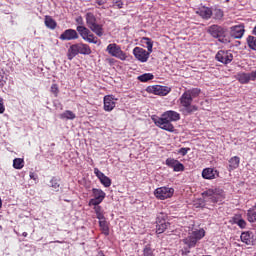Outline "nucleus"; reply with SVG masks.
<instances>
[{
    "instance_id": "3c124183",
    "label": "nucleus",
    "mask_w": 256,
    "mask_h": 256,
    "mask_svg": "<svg viewBox=\"0 0 256 256\" xmlns=\"http://www.w3.org/2000/svg\"><path fill=\"white\" fill-rule=\"evenodd\" d=\"M97 5H105L107 3V0H96Z\"/></svg>"
},
{
    "instance_id": "bf43d9fd",
    "label": "nucleus",
    "mask_w": 256,
    "mask_h": 256,
    "mask_svg": "<svg viewBox=\"0 0 256 256\" xmlns=\"http://www.w3.org/2000/svg\"><path fill=\"white\" fill-rule=\"evenodd\" d=\"M2 229H3V226L0 225V230H2Z\"/></svg>"
},
{
    "instance_id": "b1692460",
    "label": "nucleus",
    "mask_w": 256,
    "mask_h": 256,
    "mask_svg": "<svg viewBox=\"0 0 256 256\" xmlns=\"http://www.w3.org/2000/svg\"><path fill=\"white\" fill-rule=\"evenodd\" d=\"M233 223H235V225H238L240 229H245V227H247V222L239 216H235L233 218Z\"/></svg>"
},
{
    "instance_id": "f8f14e48",
    "label": "nucleus",
    "mask_w": 256,
    "mask_h": 256,
    "mask_svg": "<svg viewBox=\"0 0 256 256\" xmlns=\"http://www.w3.org/2000/svg\"><path fill=\"white\" fill-rule=\"evenodd\" d=\"M208 33L211 34V36L214 37L215 39H219V41H223L221 40V38L225 37L227 32L223 27L219 25H212L208 28Z\"/></svg>"
},
{
    "instance_id": "6e6552de",
    "label": "nucleus",
    "mask_w": 256,
    "mask_h": 256,
    "mask_svg": "<svg viewBox=\"0 0 256 256\" xmlns=\"http://www.w3.org/2000/svg\"><path fill=\"white\" fill-rule=\"evenodd\" d=\"M173 193H175V190L169 187H160L154 191L156 199H160L161 201L170 199V197H173Z\"/></svg>"
},
{
    "instance_id": "37998d69",
    "label": "nucleus",
    "mask_w": 256,
    "mask_h": 256,
    "mask_svg": "<svg viewBox=\"0 0 256 256\" xmlns=\"http://www.w3.org/2000/svg\"><path fill=\"white\" fill-rule=\"evenodd\" d=\"M94 173H95L96 177H98L99 181L101 180V178H103L105 176V174L103 172H101L100 170H98V168L94 169Z\"/></svg>"
},
{
    "instance_id": "7ed1b4c3",
    "label": "nucleus",
    "mask_w": 256,
    "mask_h": 256,
    "mask_svg": "<svg viewBox=\"0 0 256 256\" xmlns=\"http://www.w3.org/2000/svg\"><path fill=\"white\" fill-rule=\"evenodd\" d=\"M91 55V47L87 44L77 43L69 47L67 57L69 61L75 59L77 55Z\"/></svg>"
},
{
    "instance_id": "4c0bfd02",
    "label": "nucleus",
    "mask_w": 256,
    "mask_h": 256,
    "mask_svg": "<svg viewBox=\"0 0 256 256\" xmlns=\"http://www.w3.org/2000/svg\"><path fill=\"white\" fill-rule=\"evenodd\" d=\"M185 170V166H183V164H181V162H176V165L174 166V170L173 171H176V172H179V171H184Z\"/></svg>"
},
{
    "instance_id": "6ab92c4d",
    "label": "nucleus",
    "mask_w": 256,
    "mask_h": 256,
    "mask_svg": "<svg viewBox=\"0 0 256 256\" xmlns=\"http://www.w3.org/2000/svg\"><path fill=\"white\" fill-rule=\"evenodd\" d=\"M167 227H169V222H156V233L158 235H161V233H165Z\"/></svg>"
},
{
    "instance_id": "c85d7f7f",
    "label": "nucleus",
    "mask_w": 256,
    "mask_h": 256,
    "mask_svg": "<svg viewBox=\"0 0 256 256\" xmlns=\"http://www.w3.org/2000/svg\"><path fill=\"white\" fill-rule=\"evenodd\" d=\"M186 92L190 95L192 100L195 99L196 97H199V95H201V89L199 88H192L187 90Z\"/></svg>"
},
{
    "instance_id": "2eb2a0df",
    "label": "nucleus",
    "mask_w": 256,
    "mask_h": 256,
    "mask_svg": "<svg viewBox=\"0 0 256 256\" xmlns=\"http://www.w3.org/2000/svg\"><path fill=\"white\" fill-rule=\"evenodd\" d=\"M230 35L234 39H241L243 35H245V27H243V25L231 27Z\"/></svg>"
},
{
    "instance_id": "864d4df0",
    "label": "nucleus",
    "mask_w": 256,
    "mask_h": 256,
    "mask_svg": "<svg viewBox=\"0 0 256 256\" xmlns=\"http://www.w3.org/2000/svg\"><path fill=\"white\" fill-rule=\"evenodd\" d=\"M76 23H78L80 26H83V18L82 17H78L76 19Z\"/></svg>"
},
{
    "instance_id": "a18cd8bd",
    "label": "nucleus",
    "mask_w": 256,
    "mask_h": 256,
    "mask_svg": "<svg viewBox=\"0 0 256 256\" xmlns=\"http://www.w3.org/2000/svg\"><path fill=\"white\" fill-rule=\"evenodd\" d=\"M115 7L118 9H123V2L121 0H117L114 2Z\"/></svg>"
},
{
    "instance_id": "72a5a7b5",
    "label": "nucleus",
    "mask_w": 256,
    "mask_h": 256,
    "mask_svg": "<svg viewBox=\"0 0 256 256\" xmlns=\"http://www.w3.org/2000/svg\"><path fill=\"white\" fill-rule=\"evenodd\" d=\"M156 223H167V214L166 213H159L156 219Z\"/></svg>"
},
{
    "instance_id": "f03ea898",
    "label": "nucleus",
    "mask_w": 256,
    "mask_h": 256,
    "mask_svg": "<svg viewBox=\"0 0 256 256\" xmlns=\"http://www.w3.org/2000/svg\"><path fill=\"white\" fill-rule=\"evenodd\" d=\"M203 237H205V230L200 229L193 231L188 235V237L184 238L182 242L186 247L182 249V255H189V253H191L190 249L195 247V245H197V241H200Z\"/></svg>"
},
{
    "instance_id": "aec40b11",
    "label": "nucleus",
    "mask_w": 256,
    "mask_h": 256,
    "mask_svg": "<svg viewBox=\"0 0 256 256\" xmlns=\"http://www.w3.org/2000/svg\"><path fill=\"white\" fill-rule=\"evenodd\" d=\"M76 31L79 33L80 37H82V39L84 40L87 39V36L89 35V33H91V30H89L85 26H77Z\"/></svg>"
},
{
    "instance_id": "1a4fd4ad",
    "label": "nucleus",
    "mask_w": 256,
    "mask_h": 256,
    "mask_svg": "<svg viewBox=\"0 0 256 256\" xmlns=\"http://www.w3.org/2000/svg\"><path fill=\"white\" fill-rule=\"evenodd\" d=\"M146 91L147 93H153L154 95L165 97V95H169V93H171V88L167 86L155 85L147 87Z\"/></svg>"
},
{
    "instance_id": "39448f33",
    "label": "nucleus",
    "mask_w": 256,
    "mask_h": 256,
    "mask_svg": "<svg viewBox=\"0 0 256 256\" xmlns=\"http://www.w3.org/2000/svg\"><path fill=\"white\" fill-rule=\"evenodd\" d=\"M86 24L88 25L89 29L95 33L98 37H103V27L97 24V18L93 13L86 14Z\"/></svg>"
},
{
    "instance_id": "a878e982",
    "label": "nucleus",
    "mask_w": 256,
    "mask_h": 256,
    "mask_svg": "<svg viewBox=\"0 0 256 256\" xmlns=\"http://www.w3.org/2000/svg\"><path fill=\"white\" fill-rule=\"evenodd\" d=\"M237 79L239 81V83L245 84L248 83L249 81H251L249 73H239L237 75Z\"/></svg>"
},
{
    "instance_id": "79ce46f5",
    "label": "nucleus",
    "mask_w": 256,
    "mask_h": 256,
    "mask_svg": "<svg viewBox=\"0 0 256 256\" xmlns=\"http://www.w3.org/2000/svg\"><path fill=\"white\" fill-rule=\"evenodd\" d=\"M51 93H53L55 97H57V94L59 93V87L57 86V84H53L51 86Z\"/></svg>"
},
{
    "instance_id": "09e8293b",
    "label": "nucleus",
    "mask_w": 256,
    "mask_h": 256,
    "mask_svg": "<svg viewBox=\"0 0 256 256\" xmlns=\"http://www.w3.org/2000/svg\"><path fill=\"white\" fill-rule=\"evenodd\" d=\"M0 113H5V106L3 105V98H0Z\"/></svg>"
},
{
    "instance_id": "603ef678",
    "label": "nucleus",
    "mask_w": 256,
    "mask_h": 256,
    "mask_svg": "<svg viewBox=\"0 0 256 256\" xmlns=\"http://www.w3.org/2000/svg\"><path fill=\"white\" fill-rule=\"evenodd\" d=\"M94 211H95L96 215H98L99 213H102L101 212V206H95Z\"/></svg>"
},
{
    "instance_id": "13d9d810",
    "label": "nucleus",
    "mask_w": 256,
    "mask_h": 256,
    "mask_svg": "<svg viewBox=\"0 0 256 256\" xmlns=\"http://www.w3.org/2000/svg\"><path fill=\"white\" fill-rule=\"evenodd\" d=\"M2 205H3V203L1 202V198H0V208H1Z\"/></svg>"
},
{
    "instance_id": "f257e3e1",
    "label": "nucleus",
    "mask_w": 256,
    "mask_h": 256,
    "mask_svg": "<svg viewBox=\"0 0 256 256\" xmlns=\"http://www.w3.org/2000/svg\"><path fill=\"white\" fill-rule=\"evenodd\" d=\"M181 119V116L176 111L170 110L165 112L161 118L156 121V125L160 127V129H163L164 131H169L170 133H173L175 131V127L173 124H171V121H179Z\"/></svg>"
},
{
    "instance_id": "ddd939ff",
    "label": "nucleus",
    "mask_w": 256,
    "mask_h": 256,
    "mask_svg": "<svg viewBox=\"0 0 256 256\" xmlns=\"http://www.w3.org/2000/svg\"><path fill=\"white\" fill-rule=\"evenodd\" d=\"M59 39L61 41H75V39H79V34L77 30L67 29L60 35Z\"/></svg>"
},
{
    "instance_id": "423d86ee",
    "label": "nucleus",
    "mask_w": 256,
    "mask_h": 256,
    "mask_svg": "<svg viewBox=\"0 0 256 256\" xmlns=\"http://www.w3.org/2000/svg\"><path fill=\"white\" fill-rule=\"evenodd\" d=\"M193 103V99L190 95L185 91L182 96L180 97V104L182 107H185L186 113L191 115V113H195L199 108L195 105H191Z\"/></svg>"
},
{
    "instance_id": "5fc2aeb1",
    "label": "nucleus",
    "mask_w": 256,
    "mask_h": 256,
    "mask_svg": "<svg viewBox=\"0 0 256 256\" xmlns=\"http://www.w3.org/2000/svg\"><path fill=\"white\" fill-rule=\"evenodd\" d=\"M30 179H33L34 181H37V175L33 172H30Z\"/></svg>"
},
{
    "instance_id": "49530a36",
    "label": "nucleus",
    "mask_w": 256,
    "mask_h": 256,
    "mask_svg": "<svg viewBox=\"0 0 256 256\" xmlns=\"http://www.w3.org/2000/svg\"><path fill=\"white\" fill-rule=\"evenodd\" d=\"M250 77V81H255L256 80V70L248 73Z\"/></svg>"
},
{
    "instance_id": "ea45409f",
    "label": "nucleus",
    "mask_w": 256,
    "mask_h": 256,
    "mask_svg": "<svg viewBox=\"0 0 256 256\" xmlns=\"http://www.w3.org/2000/svg\"><path fill=\"white\" fill-rule=\"evenodd\" d=\"M214 19H223V12L220 9L214 10Z\"/></svg>"
},
{
    "instance_id": "393cba45",
    "label": "nucleus",
    "mask_w": 256,
    "mask_h": 256,
    "mask_svg": "<svg viewBox=\"0 0 256 256\" xmlns=\"http://www.w3.org/2000/svg\"><path fill=\"white\" fill-rule=\"evenodd\" d=\"M45 25L48 29H55L57 27V22H55L51 16H46Z\"/></svg>"
},
{
    "instance_id": "f704fd0d",
    "label": "nucleus",
    "mask_w": 256,
    "mask_h": 256,
    "mask_svg": "<svg viewBox=\"0 0 256 256\" xmlns=\"http://www.w3.org/2000/svg\"><path fill=\"white\" fill-rule=\"evenodd\" d=\"M84 41H87V43H93L94 45H97V39L95 38V35L93 33H88L87 38H84Z\"/></svg>"
},
{
    "instance_id": "dca6fc26",
    "label": "nucleus",
    "mask_w": 256,
    "mask_h": 256,
    "mask_svg": "<svg viewBox=\"0 0 256 256\" xmlns=\"http://www.w3.org/2000/svg\"><path fill=\"white\" fill-rule=\"evenodd\" d=\"M115 109V98L111 95L104 97V110L113 111Z\"/></svg>"
},
{
    "instance_id": "bb28decb",
    "label": "nucleus",
    "mask_w": 256,
    "mask_h": 256,
    "mask_svg": "<svg viewBox=\"0 0 256 256\" xmlns=\"http://www.w3.org/2000/svg\"><path fill=\"white\" fill-rule=\"evenodd\" d=\"M14 169H23L25 167V160L23 158H15L13 160Z\"/></svg>"
},
{
    "instance_id": "5701e85b",
    "label": "nucleus",
    "mask_w": 256,
    "mask_h": 256,
    "mask_svg": "<svg viewBox=\"0 0 256 256\" xmlns=\"http://www.w3.org/2000/svg\"><path fill=\"white\" fill-rule=\"evenodd\" d=\"M248 221L250 223H255L256 221V206L250 208L247 213Z\"/></svg>"
},
{
    "instance_id": "c9c22d12",
    "label": "nucleus",
    "mask_w": 256,
    "mask_h": 256,
    "mask_svg": "<svg viewBox=\"0 0 256 256\" xmlns=\"http://www.w3.org/2000/svg\"><path fill=\"white\" fill-rule=\"evenodd\" d=\"M100 182L102 185H104V187H111V178L107 177L106 175L100 178Z\"/></svg>"
},
{
    "instance_id": "e433bc0d",
    "label": "nucleus",
    "mask_w": 256,
    "mask_h": 256,
    "mask_svg": "<svg viewBox=\"0 0 256 256\" xmlns=\"http://www.w3.org/2000/svg\"><path fill=\"white\" fill-rule=\"evenodd\" d=\"M178 160H175L173 158L166 159V165L170 167L171 169H175V165H177Z\"/></svg>"
},
{
    "instance_id": "9d476101",
    "label": "nucleus",
    "mask_w": 256,
    "mask_h": 256,
    "mask_svg": "<svg viewBox=\"0 0 256 256\" xmlns=\"http://www.w3.org/2000/svg\"><path fill=\"white\" fill-rule=\"evenodd\" d=\"M133 55L138 61H140V63H147V61H149V56L151 55V52L141 47H135L133 49Z\"/></svg>"
},
{
    "instance_id": "c756f323",
    "label": "nucleus",
    "mask_w": 256,
    "mask_h": 256,
    "mask_svg": "<svg viewBox=\"0 0 256 256\" xmlns=\"http://www.w3.org/2000/svg\"><path fill=\"white\" fill-rule=\"evenodd\" d=\"M93 195L94 199H99L100 201H103L105 199V192L100 189H93Z\"/></svg>"
},
{
    "instance_id": "a211bd4d",
    "label": "nucleus",
    "mask_w": 256,
    "mask_h": 256,
    "mask_svg": "<svg viewBox=\"0 0 256 256\" xmlns=\"http://www.w3.org/2000/svg\"><path fill=\"white\" fill-rule=\"evenodd\" d=\"M197 13L202 19H211V15H213V11L207 7L198 10Z\"/></svg>"
},
{
    "instance_id": "6e6d98bb",
    "label": "nucleus",
    "mask_w": 256,
    "mask_h": 256,
    "mask_svg": "<svg viewBox=\"0 0 256 256\" xmlns=\"http://www.w3.org/2000/svg\"><path fill=\"white\" fill-rule=\"evenodd\" d=\"M1 83H3V75L0 74V85H3Z\"/></svg>"
},
{
    "instance_id": "4be33fe9",
    "label": "nucleus",
    "mask_w": 256,
    "mask_h": 256,
    "mask_svg": "<svg viewBox=\"0 0 256 256\" xmlns=\"http://www.w3.org/2000/svg\"><path fill=\"white\" fill-rule=\"evenodd\" d=\"M240 159L239 157L237 156H234L232 157L230 160H229V169L231 171H233V169H237V167H239V163H240Z\"/></svg>"
},
{
    "instance_id": "f3484780",
    "label": "nucleus",
    "mask_w": 256,
    "mask_h": 256,
    "mask_svg": "<svg viewBox=\"0 0 256 256\" xmlns=\"http://www.w3.org/2000/svg\"><path fill=\"white\" fill-rule=\"evenodd\" d=\"M218 175L217 170L213 168H206L202 171L203 179H215V177Z\"/></svg>"
},
{
    "instance_id": "7c9ffc66",
    "label": "nucleus",
    "mask_w": 256,
    "mask_h": 256,
    "mask_svg": "<svg viewBox=\"0 0 256 256\" xmlns=\"http://www.w3.org/2000/svg\"><path fill=\"white\" fill-rule=\"evenodd\" d=\"M247 43H248V47H250V49H253L254 51H256V37L255 36H248Z\"/></svg>"
},
{
    "instance_id": "2f4dec72",
    "label": "nucleus",
    "mask_w": 256,
    "mask_h": 256,
    "mask_svg": "<svg viewBox=\"0 0 256 256\" xmlns=\"http://www.w3.org/2000/svg\"><path fill=\"white\" fill-rule=\"evenodd\" d=\"M99 225L104 235H109V226L107 225V220L99 221Z\"/></svg>"
},
{
    "instance_id": "c03bdc74",
    "label": "nucleus",
    "mask_w": 256,
    "mask_h": 256,
    "mask_svg": "<svg viewBox=\"0 0 256 256\" xmlns=\"http://www.w3.org/2000/svg\"><path fill=\"white\" fill-rule=\"evenodd\" d=\"M189 151H191L190 148H180L179 151H178V153H179L180 155L185 156L187 153H189Z\"/></svg>"
},
{
    "instance_id": "58836bf2",
    "label": "nucleus",
    "mask_w": 256,
    "mask_h": 256,
    "mask_svg": "<svg viewBox=\"0 0 256 256\" xmlns=\"http://www.w3.org/2000/svg\"><path fill=\"white\" fill-rule=\"evenodd\" d=\"M143 254L144 256H154L153 255V249H151V247L146 246L143 250Z\"/></svg>"
},
{
    "instance_id": "de8ad7c7",
    "label": "nucleus",
    "mask_w": 256,
    "mask_h": 256,
    "mask_svg": "<svg viewBox=\"0 0 256 256\" xmlns=\"http://www.w3.org/2000/svg\"><path fill=\"white\" fill-rule=\"evenodd\" d=\"M51 187H54V189H59V183H57V180H51Z\"/></svg>"
},
{
    "instance_id": "4468645a",
    "label": "nucleus",
    "mask_w": 256,
    "mask_h": 256,
    "mask_svg": "<svg viewBox=\"0 0 256 256\" xmlns=\"http://www.w3.org/2000/svg\"><path fill=\"white\" fill-rule=\"evenodd\" d=\"M242 243L246 245H255L256 235L251 231L243 232L240 236Z\"/></svg>"
},
{
    "instance_id": "412c9836",
    "label": "nucleus",
    "mask_w": 256,
    "mask_h": 256,
    "mask_svg": "<svg viewBox=\"0 0 256 256\" xmlns=\"http://www.w3.org/2000/svg\"><path fill=\"white\" fill-rule=\"evenodd\" d=\"M141 43L143 45H146V48H147L149 53H153V40H151V38L143 37L141 39Z\"/></svg>"
},
{
    "instance_id": "4d7b16f0",
    "label": "nucleus",
    "mask_w": 256,
    "mask_h": 256,
    "mask_svg": "<svg viewBox=\"0 0 256 256\" xmlns=\"http://www.w3.org/2000/svg\"><path fill=\"white\" fill-rule=\"evenodd\" d=\"M23 237H27V232H23Z\"/></svg>"
},
{
    "instance_id": "473e14b6",
    "label": "nucleus",
    "mask_w": 256,
    "mask_h": 256,
    "mask_svg": "<svg viewBox=\"0 0 256 256\" xmlns=\"http://www.w3.org/2000/svg\"><path fill=\"white\" fill-rule=\"evenodd\" d=\"M62 119H75V113L72 111L66 110L63 114H61Z\"/></svg>"
},
{
    "instance_id": "cd10ccee",
    "label": "nucleus",
    "mask_w": 256,
    "mask_h": 256,
    "mask_svg": "<svg viewBox=\"0 0 256 256\" xmlns=\"http://www.w3.org/2000/svg\"><path fill=\"white\" fill-rule=\"evenodd\" d=\"M152 79H154V76L151 73H145L138 76V80L141 81V83H147V81H151Z\"/></svg>"
},
{
    "instance_id": "8fccbe9b",
    "label": "nucleus",
    "mask_w": 256,
    "mask_h": 256,
    "mask_svg": "<svg viewBox=\"0 0 256 256\" xmlns=\"http://www.w3.org/2000/svg\"><path fill=\"white\" fill-rule=\"evenodd\" d=\"M96 217L99 219V221H105V215H103L102 212L96 214Z\"/></svg>"
},
{
    "instance_id": "9b49d317",
    "label": "nucleus",
    "mask_w": 256,
    "mask_h": 256,
    "mask_svg": "<svg viewBox=\"0 0 256 256\" xmlns=\"http://www.w3.org/2000/svg\"><path fill=\"white\" fill-rule=\"evenodd\" d=\"M216 61H219L224 65H229V63L233 61V53L229 50H219L216 54Z\"/></svg>"
},
{
    "instance_id": "0eeeda50",
    "label": "nucleus",
    "mask_w": 256,
    "mask_h": 256,
    "mask_svg": "<svg viewBox=\"0 0 256 256\" xmlns=\"http://www.w3.org/2000/svg\"><path fill=\"white\" fill-rule=\"evenodd\" d=\"M106 51L109 53V55L116 57L117 59H121V61H125V59H127L125 52H123L121 47L115 43L109 44L106 48Z\"/></svg>"
},
{
    "instance_id": "a19ab883",
    "label": "nucleus",
    "mask_w": 256,
    "mask_h": 256,
    "mask_svg": "<svg viewBox=\"0 0 256 256\" xmlns=\"http://www.w3.org/2000/svg\"><path fill=\"white\" fill-rule=\"evenodd\" d=\"M103 202V200H99V199H97V198H94V199H91L90 201H89V205H93L94 207H98V205L100 204V203H102Z\"/></svg>"
},
{
    "instance_id": "20e7f679",
    "label": "nucleus",
    "mask_w": 256,
    "mask_h": 256,
    "mask_svg": "<svg viewBox=\"0 0 256 256\" xmlns=\"http://www.w3.org/2000/svg\"><path fill=\"white\" fill-rule=\"evenodd\" d=\"M204 207H207L208 203H219L225 199V192L222 189H209L203 193Z\"/></svg>"
}]
</instances>
